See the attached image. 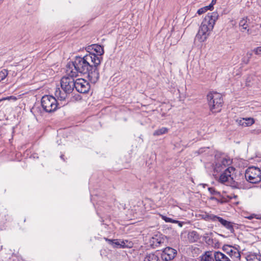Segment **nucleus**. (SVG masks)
I'll return each instance as SVG.
<instances>
[{"mask_svg": "<svg viewBox=\"0 0 261 261\" xmlns=\"http://www.w3.org/2000/svg\"><path fill=\"white\" fill-rule=\"evenodd\" d=\"M100 64V58L94 53H90L83 57H76L73 62L67 64L66 67L67 75L76 77L79 73L86 74L92 65L98 66Z\"/></svg>", "mask_w": 261, "mask_h": 261, "instance_id": "nucleus-1", "label": "nucleus"}, {"mask_svg": "<svg viewBox=\"0 0 261 261\" xmlns=\"http://www.w3.org/2000/svg\"><path fill=\"white\" fill-rule=\"evenodd\" d=\"M219 15L217 12L208 13L203 20L196 38L200 42H204L213 30L218 19Z\"/></svg>", "mask_w": 261, "mask_h": 261, "instance_id": "nucleus-2", "label": "nucleus"}, {"mask_svg": "<svg viewBox=\"0 0 261 261\" xmlns=\"http://www.w3.org/2000/svg\"><path fill=\"white\" fill-rule=\"evenodd\" d=\"M207 99L210 110L212 113H218L221 111L223 101L220 93L210 92L207 95Z\"/></svg>", "mask_w": 261, "mask_h": 261, "instance_id": "nucleus-3", "label": "nucleus"}, {"mask_svg": "<svg viewBox=\"0 0 261 261\" xmlns=\"http://www.w3.org/2000/svg\"><path fill=\"white\" fill-rule=\"evenodd\" d=\"M41 105L43 110L47 113L55 111L58 108L57 99L51 95H44L41 99Z\"/></svg>", "mask_w": 261, "mask_h": 261, "instance_id": "nucleus-4", "label": "nucleus"}, {"mask_svg": "<svg viewBox=\"0 0 261 261\" xmlns=\"http://www.w3.org/2000/svg\"><path fill=\"white\" fill-rule=\"evenodd\" d=\"M245 176L249 182L258 183L261 181V170L258 167H250L246 170Z\"/></svg>", "mask_w": 261, "mask_h": 261, "instance_id": "nucleus-5", "label": "nucleus"}, {"mask_svg": "<svg viewBox=\"0 0 261 261\" xmlns=\"http://www.w3.org/2000/svg\"><path fill=\"white\" fill-rule=\"evenodd\" d=\"M74 77L69 76L66 73V75L63 77L61 80V87L62 90L70 93L74 88Z\"/></svg>", "mask_w": 261, "mask_h": 261, "instance_id": "nucleus-6", "label": "nucleus"}, {"mask_svg": "<svg viewBox=\"0 0 261 261\" xmlns=\"http://www.w3.org/2000/svg\"><path fill=\"white\" fill-rule=\"evenodd\" d=\"M231 163L232 162L229 159L223 156L217 159L214 166V173H219L222 172L223 170H225L226 168L228 167V166L231 165Z\"/></svg>", "mask_w": 261, "mask_h": 261, "instance_id": "nucleus-7", "label": "nucleus"}, {"mask_svg": "<svg viewBox=\"0 0 261 261\" xmlns=\"http://www.w3.org/2000/svg\"><path fill=\"white\" fill-rule=\"evenodd\" d=\"M74 88L80 93H86L90 88L89 83L85 80L80 78L74 80Z\"/></svg>", "mask_w": 261, "mask_h": 261, "instance_id": "nucleus-8", "label": "nucleus"}, {"mask_svg": "<svg viewBox=\"0 0 261 261\" xmlns=\"http://www.w3.org/2000/svg\"><path fill=\"white\" fill-rule=\"evenodd\" d=\"M235 171V169L232 167H228L223 171L221 174L219 181L221 183H224L232 180L233 177L232 175Z\"/></svg>", "mask_w": 261, "mask_h": 261, "instance_id": "nucleus-9", "label": "nucleus"}, {"mask_svg": "<svg viewBox=\"0 0 261 261\" xmlns=\"http://www.w3.org/2000/svg\"><path fill=\"white\" fill-rule=\"evenodd\" d=\"M88 77L92 83H95L99 78V73L98 69V66L92 65V67L88 71Z\"/></svg>", "mask_w": 261, "mask_h": 261, "instance_id": "nucleus-10", "label": "nucleus"}, {"mask_svg": "<svg viewBox=\"0 0 261 261\" xmlns=\"http://www.w3.org/2000/svg\"><path fill=\"white\" fill-rule=\"evenodd\" d=\"M223 250L232 258H239L241 256L240 251L237 247L230 245H225Z\"/></svg>", "mask_w": 261, "mask_h": 261, "instance_id": "nucleus-11", "label": "nucleus"}, {"mask_svg": "<svg viewBox=\"0 0 261 261\" xmlns=\"http://www.w3.org/2000/svg\"><path fill=\"white\" fill-rule=\"evenodd\" d=\"M87 51L89 54L90 53H94L96 56H97L100 58V61L102 59L101 56L104 53V50L103 47L98 44H93L87 48Z\"/></svg>", "mask_w": 261, "mask_h": 261, "instance_id": "nucleus-12", "label": "nucleus"}, {"mask_svg": "<svg viewBox=\"0 0 261 261\" xmlns=\"http://www.w3.org/2000/svg\"><path fill=\"white\" fill-rule=\"evenodd\" d=\"M214 222H219L223 227L228 229L231 233L234 232L233 223L216 215Z\"/></svg>", "mask_w": 261, "mask_h": 261, "instance_id": "nucleus-13", "label": "nucleus"}, {"mask_svg": "<svg viewBox=\"0 0 261 261\" xmlns=\"http://www.w3.org/2000/svg\"><path fill=\"white\" fill-rule=\"evenodd\" d=\"M177 253L176 250L171 247H166L164 249L163 253V257L166 260L173 259Z\"/></svg>", "mask_w": 261, "mask_h": 261, "instance_id": "nucleus-14", "label": "nucleus"}, {"mask_svg": "<svg viewBox=\"0 0 261 261\" xmlns=\"http://www.w3.org/2000/svg\"><path fill=\"white\" fill-rule=\"evenodd\" d=\"M69 93L64 90L62 91L60 88H57L55 92V95L58 100H64L67 98Z\"/></svg>", "mask_w": 261, "mask_h": 261, "instance_id": "nucleus-15", "label": "nucleus"}, {"mask_svg": "<svg viewBox=\"0 0 261 261\" xmlns=\"http://www.w3.org/2000/svg\"><path fill=\"white\" fill-rule=\"evenodd\" d=\"M238 123L244 126H251L254 123V120L252 118H243L238 120Z\"/></svg>", "mask_w": 261, "mask_h": 261, "instance_id": "nucleus-16", "label": "nucleus"}, {"mask_svg": "<svg viewBox=\"0 0 261 261\" xmlns=\"http://www.w3.org/2000/svg\"><path fill=\"white\" fill-rule=\"evenodd\" d=\"M200 239L199 234L195 231H189L188 234V239L190 243H194Z\"/></svg>", "mask_w": 261, "mask_h": 261, "instance_id": "nucleus-17", "label": "nucleus"}, {"mask_svg": "<svg viewBox=\"0 0 261 261\" xmlns=\"http://www.w3.org/2000/svg\"><path fill=\"white\" fill-rule=\"evenodd\" d=\"M214 258L215 261H230L226 255L220 251L214 252Z\"/></svg>", "mask_w": 261, "mask_h": 261, "instance_id": "nucleus-18", "label": "nucleus"}, {"mask_svg": "<svg viewBox=\"0 0 261 261\" xmlns=\"http://www.w3.org/2000/svg\"><path fill=\"white\" fill-rule=\"evenodd\" d=\"M202 261H215L214 253L211 251H206L201 256Z\"/></svg>", "mask_w": 261, "mask_h": 261, "instance_id": "nucleus-19", "label": "nucleus"}, {"mask_svg": "<svg viewBox=\"0 0 261 261\" xmlns=\"http://www.w3.org/2000/svg\"><path fill=\"white\" fill-rule=\"evenodd\" d=\"M159 253L158 252L150 253L147 254L144 261H160Z\"/></svg>", "mask_w": 261, "mask_h": 261, "instance_id": "nucleus-20", "label": "nucleus"}, {"mask_svg": "<svg viewBox=\"0 0 261 261\" xmlns=\"http://www.w3.org/2000/svg\"><path fill=\"white\" fill-rule=\"evenodd\" d=\"M246 259L247 261H261V254L250 253L246 255Z\"/></svg>", "mask_w": 261, "mask_h": 261, "instance_id": "nucleus-21", "label": "nucleus"}, {"mask_svg": "<svg viewBox=\"0 0 261 261\" xmlns=\"http://www.w3.org/2000/svg\"><path fill=\"white\" fill-rule=\"evenodd\" d=\"M239 25L241 28L242 31H243V30H247L248 34H251V32L250 31V30L248 28L249 26L247 18H244L240 20Z\"/></svg>", "mask_w": 261, "mask_h": 261, "instance_id": "nucleus-22", "label": "nucleus"}, {"mask_svg": "<svg viewBox=\"0 0 261 261\" xmlns=\"http://www.w3.org/2000/svg\"><path fill=\"white\" fill-rule=\"evenodd\" d=\"M200 216L202 219L205 221L214 222L216 215L211 213H202Z\"/></svg>", "mask_w": 261, "mask_h": 261, "instance_id": "nucleus-23", "label": "nucleus"}, {"mask_svg": "<svg viewBox=\"0 0 261 261\" xmlns=\"http://www.w3.org/2000/svg\"><path fill=\"white\" fill-rule=\"evenodd\" d=\"M203 240L208 245H213L214 241L213 239V233H205L203 235Z\"/></svg>", "mask_w": 261, "mask_h": 261, "instance_id": "nucleus-24", "label": "nucleus"}, {"mask_svg": "<svg viewBox=\"0 0 261 261\" xmlns=\"http://www.w3.org/2000/svg\"><path fill=\"white\" fill-rule=\"evenodd\" d=\"M120 248H130L133 247L134 243L127 240H120Z\"/></svg>", "mask_w": 261, "mask_h": 261, "instance_id": "nucleus-25", "label": "nucleus"}, {"mask_svg": "<svg viewBox=\"0 0 261 261\" xmlns=\"http://www.w3.org/2000/svg\"><path fill=\"white\" fill-rule=\"evenodd\" d=\"M106 241L109 244L111 245L113 248H120V240L119 239H105Z\"/></svg>", "mask_w": 261, "mask_h": 261, "instance_id": "nucleus-26", "label": "nucleus"}, {"mask_svg": "<svg viewBox=\"0 0 261 261\" xmlns=\"http://www.w3.org/2000/svg\"><path fill=\"white\" fill-rule=\"evenodd\" d=\"M168 132V129L167 127H163L162 128H160L156 130H155L153 133V135L154 136H160L165 134L167 133Z\"/></svg>", "mask_w": 261, "mask_h": 261, "instance_id": "nucleus-27", "label": "nucleus"}, {"mask_svg": "<svg viewBox=\"0 0 261 261\" xmlns=\"http://www.w3.org/2000/svg\"><path fill=\"white\" fill-rule=\"evenodd\" d=\"M8 74V71L6 69H3L0 72V82L4 80Z\"/></svg>", "mask_w": 261, "mask_h": 261, "instance_id": "nucleus-28", "label": "nucleus"}, {"mask_svg": "<svg viewBox=\"0 0 261 261\" xmlns=\"http://www.w3.org/2000/svg\"><path fill=\"white\" fill-rule=\"evenodd\" d=\"M208 190L212 195H220V192L216 191L214 188H208Z\"/></svg>", "mask_w": 261, "mask_h": 261, "instance_id": "nucleus-29", "label": "nucleus"}, {"mask_svg": "<svg viewBox=\"0 0 261 261\" xmlns=\"http://www.w3.org/2000/svg\"><path fill=\"white\" fill-rule=\"evenodd\" d=\"M17 99V98L16 97L14 96H10L4 97V98L0 99V101L5 100H12L13 101H16Z\"/></svg>", "mask_w": 261, "mask_h": 261, "instance_id": "nucleus-30", "label": "nucleus"}, {"mask_svg": "<svg viewBox=\"0 0 261 261\" xmlns=\"http://www.w3.org/2000/svg\"><path fill=\"white\" fill-rule=\"evenodd\" d=\"M162 218L166 222H170V223H174V220H173L170 218H168V217H167L166 216H162Z\"/></svg>", "mask_w": 261, "mask_h": 261, "instance_id": "nucleus-31", "label": "nucleus"}, {"mask_svg": "<svg viewBox=\"0 0 261 261\" xmlns=\"http://www.w3.org/2000/svg\"><path fill=\"white\" fill-rule=\"evenodd\" d=\"M206 12L205 8L203 7L198 10L197 13L199 15H201Z\"/></svg>", "mask_w": 261, "mask_h": 261, "instance_id": "nucleus-32", "label": "nucleus"}, {"mask_svg": "<svg viewBox=\"0 0 261 261\" xmlns=\"http://www.w3.org/2000/svg\"><path fill=\"white\" fill-rule=\"evenodd\" d=\"M254 52L256 55H261V46L255 48Z\"/></svg>", "mask_w": 261, "mask_h": 261, "instance_id": "nucleus-33", "label": "nucleus"}, {"mask_svg": "<svg viewBox=\"0 0 261 261\" xmlns=\"http://www.w3.org/2000/svg\"><path fill=\"white\" fill-rule=\"evenodd\" d=\"M177 223L178 224V225L180 227H182L183 225L184 224H185L186 223L185 222H182V221H177V220H174V223Z\"/></svg>", "mask_w": 261, "mask_h": 261, "instance_id": "nucleus-34", "label": "nucleus"}, {"mask_svg": "<svg viewBox=\"0 0 261 261\" xmlns=\"http://www.w3.org/2000/svg\"><path fill=\"white\" fill-rule=\"evenodd\" d=\"M258 215L252 214L250 216L247 217L249 220H251L253 218H256V217H258Z\"/></svg>", "mask_w": 261, "mask_h": 261, "instance_id": "nucleus-35", "label": "nucleus"}, {"mask_svg": "<svg viewBox=\"0 0 261 261\" xmlns=\"http://www.w3.org/2000/svg\"><path fill=\"white\" fill-rule=\"evenodd\" d=\"M204 7L205 8L206 11L208 10H212L214 8V7H213V6H212V5H211L210 4L208 6H205Z\"/></svg>", "mask_w": 261, "mask_h": 261, "instance_id": "nucleus-36", "label": "nucleus"}, {"mask_svg": "<svg viewBox=\"0 0 261 261\" xmlns=\"http://www.w3.org/2000/svg\"><path fill=\"white\" fill-rule=\"evenodd\" d=\"M217 0H212L210 5L214 7V5L216 3Z\"/></svg>", "mask_w": 261, "mask_h": 261, "instance_id": "nucleus-37", "label": "nucleus"}, {"mask_svg": "<svg viewBox=\"0 0 261 261\" xmlns=\"http://www.w3.org/2000/svg\"><path fill=\"white\" fill-rule=\"evenodd\" d=\"M256 219L261 220V215H258V217H256Z\"/></svg>", "mask_w": 261, "mask_h": 261, "instance_id": "nucleus-38", "label": "nucleus"}, {"mask_svg": "<svg viewBox=\"0 0 261 261\" xmlns=\"http://www.w3.org/2000/svg\"><path fill=\"white\" fill-rule=\"evenodd\" d=\"M61 159H63V155H61Z\"/></svg>", "mask_w": 261, "mask_h": 261, "instance_id": "nucleus-39", "label": "nucleus"}]
</instances>
